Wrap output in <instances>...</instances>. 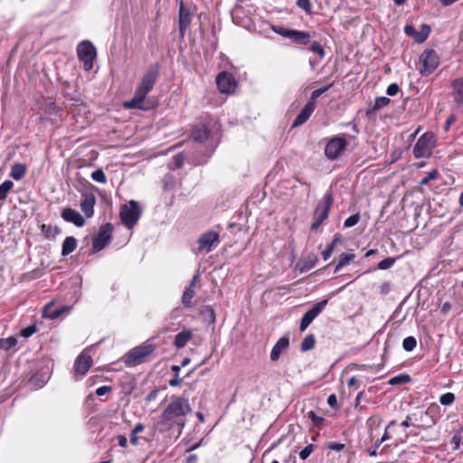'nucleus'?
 Masks as SVG:
<instances>
[{"mask_svg": "<svg viewBox=\"0 0 463 463\" xmlns=\"http://www.w3.org/2000/svg\"><path fill=\"white\" fill-rule=\"evenodd\" d=\"M191 411L192 407L188 398L172 395L158 420L155 423V429L161 433L167 432L175 427L181 430L185 425V417Z\"/></svg>", "mask_w": 463, "mask_h": 463, "instance_id": "obj_1", "label": "nucleus"}, {"mask_svg": "<svg viewBox=\"0 0 463 463\" xmlns=\"http://www.w3.org/2000/svg\"><path fill=\"white\" fill-rule=\"evenodd\" d=\"M159 76L158 67L151 66L142 76L137 84L133 98L124 103L128 109L148 110L152 107L146 102V95L153 90Z\"/></svg>", "mask_w": 463, "mask_h": 463, "instance_id": "obj_2", "label": "nucleus"}, {"mask_svg": "<svg viewBox=\"0 0 463 463\" xmlns=\"http://www.w3.org/2000/svg\"><path fill=\"white\" fill-rule=\"evenodd\" d=\"M157 348L158 346L153 343V338H149L126 353L123 362L127 367H135L150 362L156 358Z\"/></svg>", "mask_w": 463, "mask_h": 463, "instance_id": "obj_3", "label": "nucleus"}, {"mask_svg": "<svg viewBox=\"0 0 463 463\" xmlns=\"http://www.w3.org/2000/svg\"><path fill=\"white\" fill-rule=\"evenodd\" d=\"M441 417L440 407L435 403H430L426 410H419L411 412L413 418V427L419 430H430L435 426Z\"/></svg>", "mask_w": 463, "mask_h": 463, "instance_id": "obj_4", "label": "nucleus"}, {"mask_svg": "<svg viewBox=\"0 0 463 463\" xmlns=\"http://www.w3.org/2000/svg\"><path fill=\"white\" fill-rule=\"evenodd\" d=\"M334 203L333 192L327 191L323 198L318 202L314 213L313 222L311 224L312 231H317L323 222L328 218L330 209Z\"/></svg>", "mask_w": 463, "mask_h": 463, "instance_id": "obj_5", "label": "nucleus"}, {"mask_svg": "<svg viewBox=\"0 0 463 463\" xmlns=\"http://www.w3.org/2000/svg\"><path fill=\"white\" fill-rule=\"evenodd\" d=\"M141 216V209L137 202L129 201L120 208L119 217L121 222L128 228L132 229Z\"/></svg>", "mask_w": 463, "mask_h": 463, "instance_id": "obj_6", "label": "nucleus"}, {"mask_svg": "<svg viewBox=\"0 0 463 463\" xmlns=\"http://www.w3.org/2000/svg\"><path fill=\"white\" fill-rule=\"evenodd\" d=\"M435 146V137L430 132H426L420 137L413 146V156L415 158H427L432 154Z\"/></svg>", "mask_w": 463, "mask_h": 463, "instance_id": "obj_7", "label": "nucleus"}, {"mask_svg": "<svg viewBox=\"0 0 463 463\" xmlns=\"http://www.w3.org/2000/svg\"><path fill=\"white\" fill-rule=\"evenodd\" d=\"M420 73L422 76H429L439 67L440 59L435 50L426 49L420 56Z\"/></svg>", "mask_w": 463, "mask_h": 463, "instance_id": "obj_8", "label": "nucleus"}, {"mask_svg": "<svg viewBox=\"0 0 463 463\" xmlns=\"http://www.w3.org/2000/svg\"><path fill=\"white\" fill-rule=\"evenodd\" d=\"M77 56L83 62L84 70L89 71L93 68L97 56L96 48L90 41H82L77 46Z\"/></svg>", "mask_w": 463, "mask_h": 463, "instance_id": "obj_9", "label": "nucleus"}, {"mask_svg": "<svg viewBox=\"0 0 463 463\" xmlns=\"http://www.w3.org/2000/svg\"><path fill=\"white\" fill-rule=\"evenodd\" d=\"M271 29L274 33L288 38L295 44L307 45L310 43V33L305 31L288 29L278 25H272Z\"/></svg>", "mask_w": 463, "mask_h": 463, "instance_id": "obj_10", "label": "nucleus"}, {"mask_svg": "<svg viewBox=\"0 0 463 463\" xmlns=\"http://www.w3.org/2000/svg\"><path fill=\"white\" fill-rule=\"evenodd\" d=\"M347 146L348 141L345 136H335L327 141L325 147V156L331 161L335 160L346 149Z\"/></svg>", "mask_w": 463, "mask_h": 463, "instance_id": "obj_11", "label": "nucleus"}, {"mask_svg": "<svg viewBox=\"0 0 463 463\" xmlns=\"http://www.w3.org/2000/svg\"><path fill=\"white\" fill-rule=\"evenodd\" d=\"M113 225L107 222L99 229L98 235L93 239L92 250L98 252L108 246L112 240Z\"/></svg>", "mask_w": 463, "mask_h": 463, "instance_id": "obj_12", "label": "nucleus"}, {"mask_svg": "<svg viewBox=\"0 0 463 463\" xmlns=\"http://www.w3.org/2000/svg\"><path fill=\"white\" fill-rule=\"evenodd\" d=\"M216 85L222 93L231 94L235 91L237 81L232 73L222 71L216 77Z\"/></svg>", "mask_w": 463, "mask_h": 463, "instance_id": "obj_13", "label": "nucleus"}, {"mask_svg": "<svg viewBox=\"0 0 463 463\" xmlns=\"http://www.w3.org/2000/svg\"><path fill=\"white\" fill-rule=\"evenodd\" d=\"M327 305V299L316 303L301 318L299 329L305 331Z\"/></svg>", "mask_w": 463, "mask_h": 463, "instance_id": "obj_14", "label": "nucleus"}, {"mask_svg": "<svg viewBox=\"0 0 463 463\" xmlns=\"http://www.w3.org/2000/svg\"><path fill=\"white\" fill-rule=\"evenodd\" d=\"M93 364V359L90 354H89L86 350L82 351L76 358L74 363V373L75 375H80V378L83 377L90 368Z\"/></svg>", "mask_w": 463, "mask_h": 463, "instance_id": "obj_15", "label": "nucleus"}, {"mask_svg": "<svg viewBox=\"0 0 463 463\" xmlns=\"http://www.w3.org/2000/svg\"><path fill=\"white\" fill-rule=\"evenodd\" d=\"M219 233L213 231H208L203 233L198 239V249L210 252L219 242Z\"/></svg>", "mask_w": 463, "mask_h": 463, "instance_id": "obj_16", "label": "nucleus"}, {"mask_svg": "<svg viewBox=\"0 0 463 463\" xmlns=\"http://www.w3.org/2000/svg\"><path fill=\"white\" fill-rule=\"evenodd\" d=\"M96 197L93 193L84 191L80 194V206L86 218H91L94 215V207Z\"/></svg>", "mask_w": 463, "mask_h": 463, "instance_id": "obj_17", "label": "nucleus"}, {"mask_svg": "<svg viewBox=\"0 0 463 463\" xmlns=\"http://www.w3.org/2000/svg\"><path fill=\"white\" fill-rule=\"evenodd\" d=\"M450 96L456 108H463V77L454 79L450 81Z\"/></svg>", "mask_w": 463, "mask_h": 463, "instance_id": "obj_18", "label": "nucleus"}, {"mask_svg": "<svg viewBox=\"0 0 463 463\" xmlns=\"http://www.w3.org/2000/svg\"><path fill=\"white\" fill-rule=\"evenodd\" d=\"M192 22V15L188 8L184 6L183 3L180 5L179 8V36L180 38H184L186 33V30L190 26Z\"/></svg>", "mask_w": 463, "mask_h": 463, "instance_id": "obj_19", "label": "nucleus"}, {"mask_svg": "<svg viewBox=\"0 0 463 463\" xmlns=\"http://www.w3.org/2000/svg\"><path fill=\"white\" fill-rule=\"evenodd\" d=\"M61 216L65 222H71L76 227H83L86 223L85 218L72 208H64Z\"/></svg>", "mask_w": 463, "mask_h": 463, "instance_id": "obj_20", "label": "nucleus"}, {"mask_svg": "<svg viewBox=\"0 0 463 463\" xmlns=\"http://www.w3.org/2000/svg\"><path fill=\"white\" fill-rule=\"evenodd\" d=\"M210 136L209 128L203 123H198L194 126L191 133V137L194 142L203 143Z\"/></svg>", "mask_w": 463, "mask_h": 463, "instance_id": "obj_21", "label": "nucleus"}, {"mask_svg": "<svg viewBox=\"0 0 463 463\" xmlns=\"http://www.w3.org/2000/svg\"><path fill=\"white\" fill-rule=\"evenodd\" d=\"M289 346V338L286 335L280 337L270 352V360L276 362L279 359L281 354L285 352Z\"/></svg>", "mask_w": 463, "mask_h": 463, "instance_id": "obj_22", "label": "nucleus"}, {"mask_svg": "<svg viewBox=\"0 0 463 463\" xmlns=\"http://www.w3.org/2000/svg\"><path fill=\"white\" fill-rule=\"evenodd\" d=\"M315 109H316L314 107L307 103L300 110V112L298 114V116L295 118L292 123V128H298L305 124L311 117Z\"/></svg>", "mask_w": 463, "mask_h": 463, "instance_id": "obj_23", "label": "nucleus"}, {"mask_svg": "<svg viewBox=\"0 0 463 463\" xmlns=\"http://www.w3.org/2000/svg\"><path fill=\"white\" fill-rule=\"evenodd\" d=\"M192 337L193 333L191 330H183L175 335L174 345L178 349L183 348L187 345Z\"/></svg>", "mask_w": 463, "mask_h": 463, "instance_id": "obj_24", "label": "nucleus"}, {"mask_svg": "<svg viewBox=\"0 0 463 463\" xmlns=\"http://www.w3.org/2000/svg\"><path fill=\"white\" fill-rule=\"evenodd\" d=\"M78 241L73 236H68L64 239L61 245V255L68 256L77 248Z\"/></svg>", "mask_w": 463, "mask_h": 463, "instance_id": "obj_25", "label": "nucleus"}, {"mask_svg": "<svg viewBox=\"0 0 463 463\" xmlns=\"http://www.w3.org/2000/svg\"><path fill=\"white\" fill-rule=\"evenodd\" d=\"M391 102V99L387 97H377L374 99L373 105L370 106L366 110V115L369 117L372 113L380 110L381 109L388 106Z\"/></svg>", "mask_w": 463, "mask_h": 463, "instance_id": "obj_26", "label": "nucleus"}, {"mask_svg": "<svg viewBox=\"0 0 463 463\" xmlns=\"http://www.w3.org/2000/svg\"><path fill=\"white\" fill-rule=\"evenodd\" d=\"M26 174V166L21 163H15L11 167L10 175L14 180H21Z\"/></svg>", "mask_w": 463, "mask_h": 463, "instance_id": "obj_27", "label": "nucleus"}, {"mask_svg": "<svg viewBox=\"0 0 463 463\" xmlns=\"http://www.w3.org/2000/svg\"><path fill=\"white\" fill-rule=\"evenodd\" d=\"M333 86V83H330L325 87H322V88H319L317 90H315L312 93H311V96L308 99V101L307 102V104H309L310 106L314 107L316 109L317 107V99L322 95L324 94L326 91H327L331 87Z\"/></svg>", "mask_w": 463, "mask_h": 463, "instance_id": "obj_28", "label": "nucleus"}, {"mask_svg": "<svg viewBox=\"0 0 463 463\" xmlns=\"http://www.w3.org/2000/svg\"><path fill=\"white\" fill-rule=\"evenodd\" d=\"M355 258V254L354 253H342L339 256L338 261L335 268V272H338L341 269H343L345 266L349 264L352 260H354Z\"/></svg>", "mask_w": 463, "mask_h": 463, "instance_id": "obj_29", "label": "nucleus"}, {"mask_svg": "<svg viewBox=\"0 0 463 463\" xmlns=\"http://www.w3.org/2000/svg\"><path fill=\"white\" fill-rule=\"evenodd\" d=\"M40 230L45 238L55 237L61 232V230L57 226L52 227L50 224H42Z\"/></svg>", "mask_w": 463, "mask_h": 463, "instance_id": "obj_30", "label": "nucleus"}, {"mask_svg": "<svg viewBox=\"0 0 463 463\" xmlns=\"http://www.w3.org/2000/svg\"><path fill=\"white\" fill-rule=\"evenodd\" d=\"M316 338L313 334H309L305 336L300 345L301 352H307L315 347Z\"/></svg>", "mask_w": 463, "mask_h": 463, "instance_id": "obj_31", "label": "nucleus"}, {"mask_svg": "<svg viewBox=\"0 0 463 463\" xmlns=\"http://www.w3.org/2000/svg\"><path fill=\"white\" fill-rule=\"evenodd\" d=\"M14 183L11 180H5L0 184V201H5L7 198L8 194L14 188Z\"/></svg>", "mask_w": 463, "mask_h": 463, "instance_id": "obj_32", "label": "nucleus"}, {"mask_svg": "<svg viewBox=\"0 0 463 463\" xmlns=\"http://www.w3.org/2000/svg\"><path fill=\"white\" fill-rule=\"evenodd\" d=\"M397 424L395 420H391L385 428L384 433L380 439L376 441V448H379L384 441L391 439V431L393 426Z\"/></svg>", "mask_w": 463, "mask_h": 463, "instance_id": "obj_33", "label": "nucleus"}, {"mask_svg": "<svg viewBox=\"0 0 463 463\" xmlns=\"http://www.w3.org/2000/svg\"><path fill=\"white\" fill-rule=\"evenodd\" d=\"M17 345V339L14 336L0 338V350L8 351Z\"/></svg>", "mask_w": 463, "mask_h": 463, "instance_id": "obj_34", "label": "nucleus"}, {"mask_svg": "<svg viewBox=\"0 0 463 463\" xmlns=\"http://www.w3.org/2000/svg\"><path fill=\"white\" fill-rule=\"evenodd\" d=\"M195 293L194 289L188 288H185L182 296V303L185 307H191L193 306L192 299Z\"/></svg>", "mask_w": 463, "mask_h": 463, "instance_id": "obj_35", "label": "nucleus"}, {"mask_svg": "<svg viewBox=\"0 0 463 463\" xmlns=\"http://www.w3.org/2000/svg\"><path fill=\"white\" fill-rule=\"evenodd\" d=\"M430 33V27L427 24H422L420 28V32L417 33L415 35V41L419 43H421L427 40L429 34Z\"/></svg>", "mask_w": 463, "mask_h": 463, "instance_id": "obj_36", "label": "nucleus"}, {"mask_svg": "<svg viewBox=\"0 0 463 463\" xmlns=\"http://www.w3.org/2000/svg\"><path fill=\"white\" fill-rule=\"evenodd\" d=\"M417 345V339L414 336H407L402 341V347L406 352H411Z\"/></svg>", "mask_w": 463, "mask_h": 463, "instance_id": "obj_37", "label": "nucleus"}, {"mask_svg": "<svg viewBox=\"0 0 463 463\" xmlns=\"http://www.w3.org/2000/svg\"><path fill=\"white\" fill-rule=\"evenodd\" d=\"M309 50L317 54L320 59H323L326 55V52L322 44L317 41H314L310 43Z\"/></svg>", "mask_w": 463, "mask_h": 463, "instance_id": "obj_38", "label": "nucleus"}, {"mask_svg": "<svg viewBox=\"0 0 463 463\" xmlns=\"http://www.w3.org/2000/svg\"><path fill=\"white\" fill-rule=\"evenodd\" d=\"M456 400V396L453 392H446L439 396V402L441 405L449 406L451 405Z\"/></svg>", "mask_w": 463, "mask_h": 463, "instance_id": "obj_39", "label": "nucleus"}, {"mask_svg": "<svg viewBox=\"0 0 463 463\" xmlns=\"http://www.w3.org/2000/svg\"><path fill=\"white\" fill-rule=\"evenodd\" d=\"M410 380L411 378L408 374H400L391 378L389 383L392 385L402 384L409 383Z\"/></svg>", "mask_w": 463, "mask_h": 463, "instance_id": "obj_40", "label": "nucleus"}, {"mask_svg": "<svg viewBox=\"0 0 463 463\" xmlns=\"http://www.w3.org/2000/svg\"><path fill=\"white\" fill-rule=\"evenodd\" d=\"M318 262V257L316 254H310L304 260V269L308 270L316 266Z\"/></svg>", "mask_w": 463, "mask_h": 463, "instance_id": "obj_41", "label": "nucleus"}, {"mask_svg": "<svg viewBox=\"0 0 463 463\" xmlns=\"http://www.w3.org/2000/svg\"><path fill=\"white\" fill-rule=\"evenodd\" d=\"M439 171L437 169L431 170L430 172H429L427 174V175L424 178H422L420 180V186L427 185L430 181L436 180L439 177Z\"/></svg>", "mask_w": 463, "mask_h": 463, "instance_id": "obj_42", "label": "nucleus"}, {"mask_svg": "<svg viewBox=\"0 0 463 463\" xmlns=\"http://www.w3.org/2000/svg\"><path fill=\"white\" fill-rule=\"evenodd\" d=\"M91 178L100 184L107 182V176L102 169H97L91 173Z\"/></svg>", "mask_w": 463, "mask_h": 463, "instance_id": "obj_43", "label": "nucleus"}, {"mask_svg": "<svg viewBox=\"0 0 463 463\" xmlns=\"http://www.w3.org/2000/svg\"><path fill=\"white\" fill-rule=\"evenodd\" d=\"M360 219H361V216H360V214L358 213H355V214H353V215L349 216L347 219L345 220L344 227L345 228L353 227V226L356 225L359 222Z\"/></svg>", "mask_w": 463, "mask_h": 463, "instance_id": "obj_44", "label": "nucleus"}, {"mask_svg": "<svg viewBox=\"0 0 463 463\" xmlns=\"http://www.w3.org/2000/svg\"><path fill=\"white\" fill-rule=\"evenodd\" d=\"M297 5L300 9L304 10L306 14H312V4L310 0H297Z\"/></svg>", "mask_w": 463, "mask_h": 463, "instance_id": "obj_45", "label": "nucleus"}, {"mask_svg": "<svg viewBox=\"0 0 463 463\" xmlns=\"http://www.w3.org/2000/svg\"><path fill=\"white\" fill-rule=\"evenodd\" d=\"M383 419L379 415H373L369 417L366 421L367 427L373 429V427H379L382 423Z\"/></svg>", "mask_w": 463, "mask_h": 463, "instance_id": "obj_46", "label": "nucleus"}, {"mask_svg": "<svg viewBox=\"0 0 463 463\" xmlns=\"http://www.w3.org/2000/svg\"><path fill=\"white\" fill-rule=\"evenodd\" d=\"M316 446L314 444H309L306 446L300 452H299V458L302 460H306L310 454L315 450Z\"/></svg>", "mask_w": 463, "mask_h": 463, "instance_id": "obj_47", "label": "nucleus"}, {"mask_svg": "<svg viewBox=\"0 0 463 463\" xmlns=\"http://www.w3.org/2000/svg\"><path fill=\"white\" fill-rule=\"evenodd\" d=\"M395 262V259L394 258H392V257H389V258H386L383 260H381L377 267L379 269H387L389 268H391Z\"/></svg>", "mask_w": 463, "mask_h": 463, "instance_id": "obj_48", "label": "nucleus"}, {"mask_svg": "<svg viewBox=\"0 0 463 463\" xmlns=\"http://www.w3.org/2000/svg\"><path fill=\"white\" fill-rule=\"evenodd\" d=\"M308 418L312 420L313 424L317 427H319L324 422V418L317 415L315 411H310L308 412Z\"/></svg>", "mask_w": 463, "mask_h": 463, "instance_id": "obj_49", "label": "nucleus"}, {"mask_svg": "<svg viewBox=\"0 0 463 463\" xmlns=\"http://www.w3.org/2000/svg\"><path fill=\"white\" fill-rule=\"evenodd\" d=\"M36 332V326L34 325L29 326L21 330V335L27 338L33 335Z\"/></svg>", "mask_w": 463, "mask_h": 463, "instance_id": "obj_50", "label": "nucleus"}, {"mask_svg": "<svg viewBox=\"0 0 463 463\" xmlns=\"http://www.w3.org/2000/svg\"><path fill=\"white\" fill-rule=\"evenodd\" d=\"M400 87L397 83H392L387 87L386 93L389 96H395L399 93Z\"/></svg>", "mask_w": 463, "mask_h": 463, "instance_id": "obj_51", "label": "nucleus"}, {"mask_svg": "<svg viewBox=\"0 0 463 463\" xmlns=\"http://www.w3.org/2000/svg\"><path fill=\"white\" fill-rule=\"evenodd\" d=\"M345 445L344 443L338 442H330L327 445V448L331 450L342 451L345 449Z\"/></svg>", "mask_w": 463, "mask_h": 463, "instance_id": "obj_52", "label": "nucleus"}, {"mask_svg": "<svg viewBox=\"0 0 463 463\" xmlns=\"http://www.w3.org/2000/svg\"><path fill=\"white\" fill-rule=\"evenodd\" d=\"M112 390V388L109 385H103L96 389L95 393L98 396H102L108 392H109Z\"/></svg>", "mask_w": 463, "mask_h": 463, "instance_id": "obj_53", "label": "nucleus"}, {"mask_svg": "<svg viewBox=\"0 0 463 463\" xmlns=\"http://www.w3.org/2000/svg\"><path fill=\"white\" fill-rule=\"evenodd\" d=\"M401 426L403 428L413 427V418H411V413L408 414L405 420L401 423Z\"/></svg>", "mask_w": 463, "mask_h": 463, "instance_id": "obj_54", "label": "nucleus"}, {"mask_svg": "<svg viewBox=\"0 0 463 463\" xmlns=\"http://www.w3.org/2000/svg\"><path fill=\"white\" fill-rule=\"evenodd\" d=\"M451 443L454 445V449H458L461 443V436L459 434H455L451 438Z\"/></svg>", "mask_w": 463, "mask_h": 463, "instance_id": "obj_55", "label": "nucleus"}, {"mask_svg": "<svg viewBox=\"0 0 463 463\" xmlns=\"http://www.w3.org/2000/svg\"><path fill=\"white\" fill-rule=\"evenodd\" d=\"M327 403L331 408H337V398L335 393L328 396Z\"/></svg>", "mask_w": 463, "mask_h": 463, "instance_id": "obj_56", "label": "nucleus"}, {"mask_svg": "<svg viewBox=\"0 0 463 463\" xmlns=\"http://www.w3.org/2000/svg\"><path fill=\"white\" fill-rule=\"evenodd\" d=\"M456 120H457L456 116H455V115H453V114H451V115L448 118V119L446 120V122H445V126H444L445 130H446V131H448V130H449V128H450V126H451L453 123H455V122H456Z\"/></svg>", "mask_w": 463, "mask_h": 463, "instance_id": "obj_57", "label": "nucleus"}, {"mask_svg": "<svg viewBox=\"0 0 463 463\" xmlns=\"http://www.w3.org/2000/svg\"><path fill=\"white\" fill-rule=\"evenodd\" d=\"M347 386L348 387H354V388H358L360 386V383L359 381L356 379V377L353 376L351 377L348 382H347Z\"/></svg>", "mask_w": 463, "mask_h": 463, "instance_id": "obj_58", "label": "nucleus"}, {"mask_svg": "<svg viewBox=\"0 0 463 463\" xmlns=\"http://www.w3.org/2000/svg\"><path fill=\"white\" fill-rule=\"evenodd\" d=\"M182 380L179 378V376L175 375L173 379L169 381V385L172 387H177L181 384Z\"/></svg>", "mask_w": 463, "mask_h": 463, "instance_id": "obj_59", "label": "nucleus"}, {"mask_svg": "<svg viewBox=\"0 0 463 463\" xmlns=\"http://www.w3.org/2000/svg\"><path fill=\"white\" fill-rule=\"evenodd\" d=\"M118 444L122 448H126L128 445L127 438L123 435L118 436Z\"/></svg>", "mask_w": 463, "mask_h": 463, "instance_id": "obj_60", "label": "nucleus"}, {"mask_svg": "<svg viewBox=\"0 0 463 463\" xmlns=\"http://www.w3.org/2000/svg\"><path fill=\"white\" fill-rule=\"evenodd\" d=\"M61 110V108L58 107L55 103H50L48 105L49 113H58Z\"/></svg>", "mask_w": 463, "mask_h": 463, "instance_id": "obj_61", "label": "nucleus"}, {"mask_svg": "<svg viewBox=\"0 0 463 463\" xmlns=\"http://www.w3.org/2000/svg\"><path fill=\"white\" fill-rule=\"evenodd\" d=\"M451 307H452V305L449 302H445L441 305L440 311H441V313L446 314L449 311H450Z\"/></svg>", "mask_w": 463, "mask_h": 463, "instance_id": "obj_62", "label": "nucleus"}, {"mask_svg": "<svg viewBox=\"0 0 463 463\" xmlns=\"http://www.w3.org/2000/svg\"><path fill=\"white\" fill-rule=\"evenodd\" d=\"M199 278H200V275L198 273L196 275H194L189 283L188 288L194 289L197 281L199 280Z\"/></svg>", "mask_w": 463, "mask_h": 463, "instance_id": "obj_63", "label": "nucleus"}, {"mask_svg": "<svg viewBox=\"0 0 463 463\" xmlns=\"http://www.w3.org/2000/svg\"><path fill=\"white\" fill-rule=\"evenodd\" d=\"M145 427H144V424L143 423H137L132 431H134L135 433H139V432H142L144 430Z\"/></svg>", "mask_w": 463, "mask_h": 463, "instance_id": "obj_64", "label": "nucleus"}]
</instances>
